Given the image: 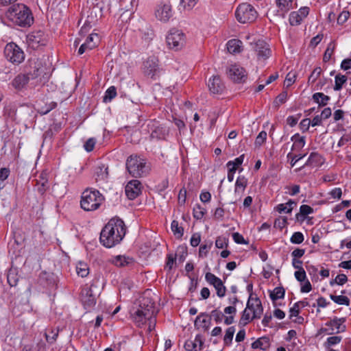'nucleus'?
Wrapping results in <instances>:
<instances>
[{"instance_id":"f257e3e1","label":"nucleus","mask_w":351,"mask_h":351,"mask_svg":"<svg viewBox=\"0 0 351 351\" xmlns=\"http://www.w3.org/2000/svg\"><path fill=\"white\" fill-rule=\"evenodd\" d=\"M125 233L124 221L119 217L112 218L101 230L100 243L106 247H112L123 240Z\"/></svg>"},{"instance_id":"f03ea898","label":"nucleus","mask_w":351,"mask_h":351,"mask_svg":"<svg viewBox=\"0 0 351 351\" xmlns=\"http://www.w3.org/2000/svg\"><path fill=\"white\" fill-rule=\"evenodd\" d=\"M5 16L14 25L23 28L31 27L34 22L31 9L23 3L12 5L6 11Z\"/></svg>"},{"instance_id":"7ed1b4c3","label":"nucleus","mask_w":351,"mask_h":351,"mask_svg":"<svg viewBox=\"0 0 351 351\" xmlns=\"http://www.w3.org/2000/svg\"><path fill=\"white\" fill-rule=\"evenodd\" d=\"M157 312L155 302L148 297H143L140 300L138 308L133 313V317L138 326L144 324L147 320L154 325Z\"/></svg>"},{"instance_id":"20e7f679","label":"nucleus","mask_w":351,"mask_h":351,"mask_svg":"<svg viewBox=\"0 0 351 351\" xmlns=\"http://www.w3.org/2000/svg\"><path fill=\"white\" fill-rule=\"evenodd\" d=\"M104 197L99 191L93 189H86L81 196L80 205L86 211L95 210L99 208Z\"/></svg>"},{"instance_id":"39448f33","label":"nucleus","mask_w":351,"mask_h":351,"mask_svg":"<svg viewBox=\"0 0 351 351\" xmlns=\"http://www.w3.org/2000/svg\"><path fill=\"white\" fill-rule=\"evenodd\" d=\"M126 168L129 173L134 178H141L148 172L145 160L137 155H131L128 158Z\"/></svg>"},{"instance_id":"423d86ee","label":"nucleus","mask_w":351,"mask_h":351,"mask_svg":"<svg viewBox=\"0 0 351 351\" xmlns=\"http://www.w3.org/2000/svg\"><path fill=\"white\" fill-rule=\"evenodd\" d=\"M166 43L169 49L178 51L186 44V35L177 28H171L166 36Z\"/></svg>"},{"instance_id":"0eeeda50","label":"nucleus","mask_w":351,"mask_h":351,"mask_svg":"<svg viewBox=\"0 0 351 351\" xmlns=\"http://www.w3.org/2000/svg\"><path fill=\"white\" fill-rule=\"evenodd\" d=\"M257 16L254 8L247 3L239 5L235 11V17L241 23H252L256 20Z\"/></svg>"},{"instance_id":"6e6552de","label":"nucleus","mask_w":351,"mask_h":351,"mask_svg":"<svg viewBox=\"0 0 351 351\" xmlns=\"http://www.w3.org/2000/svg\"><path fill=\"white\" fill-rule=\"evenodd\" d=\"M4 56L8 61L16 65H19L25 60L24 51L14 43H10L5 45Z\"/></svg>"},{"instance_id":"1a4fd4ad","label":"nucleus","mask_w":351,"mask_h":351,"mask_svg":"<svg viewBox=\"0 0 351 351\" xmlns=\"http://www.w3.org/2000/svg\"><path fill=\"white\" fill-rule=\"evenodd\" d=\"M155 16L162 23H166L173 16L172 5L169 2H161L155 8Z\"/></svg>"},{"instance_id":"9d476101","label":"nucleus","mask_w":351,"mask_h":351,"mask_svg":"<svg viewBox=\"0 0 351 351\" xmlns=\"http://www.w3.org/2000/svg\"><path fill=\"white\" fill-rule=\"evenodd\" d=\"M278 10L269 9L268 14L275 19V18L284 19L285 14L290 10L293 9V0H276Z\"/></svg>"},{"instance_id":"9b49d317","label":"nucleus","mask_w":351,"mask_h":351,"mask_svg":"<svg viewBox=\"0 0 351 351\" xmlns=\"http://www.w3.org/2000/svg\"><path fill=\"white\" fill-rule=\"evenodd\" d=\"M25 74L31 80H35L42 73H43V66L42 62L38 59H30L28 60L25 69Z\"/></svg>"},{"instance_id":"f8f14e48","label":"nucleus","mask_w":351,"mask_h":351,"mask_svg":"<svg viewBox=\"0 0 351 351\" xmlns=\"http://www.w3.org/2000/svg\"><path fill=\"white\" fill-rule=\"evenodd\" d=\"M147 127L148 132H150V138L152 140H164L169 134L168 129L159 125L155 121H149Z\"/></svg>"},{"instance_id":"ddd939ff","label":"nucleus","mask_w":351,"mask_h":351,"mask_svg":"<svg viewBox=\"0 0 351 351\" xmlns=\"http://www.w3.org/2000/svg\"><path fill=\"white\" fill-rule=\"evenodd\" d=\"M228 77L234 82H244L247 79L245 70L238 64H232L226 70Z\"/></svg>"},{"instance_id":"4468645a","label":"nucleus","mask_w":351,"mask_h":351,"mask_svg":"<svg viewBox=\"0 0 351 351\" xmlns=\"http://www.w3.org/2000/svg\"><path fill=\"white\" fill-rule=\"evenodd\" d=\"M80 300L84 308L88 310L93 308L96 304V298L90 287H84L80 293Z\"/></svg>"},{"instance_id":"2eb2a0df","label":"nucleus","mask_w":351,"mask_h":351,"mask_svg":"<svg viewBox=\"0 0 351 351\" xmlns=\"http://www.w3.org/2000/svg\"><path fill=\"white\" fill-rule=\"evenodd\" d=\"M206 280L216 289L217 295L223 298L226 295V288L222 280L210 272H207L205 276Z\"/></svg>"},{"instance_id":"dca6fc26","label":"nucleus","mask_w":351,"mask_h":351,"mask_svg":"<svg viewBox=\"0 0 351 351\" xmlns=\"http://www.w3.org/2000/svg\"><path fill=\"white\" fill-rule=\"evenodd\" d=\"M144 69L147 75L156 79L160 73L158 59L155 56L149 57L144 62Z\"/></svg>"},{"instance_id":"f3484780","label":"nucleus","mask_w":351,"mask_h":351,"mask_svg":"<svg viewBox=\"0 0 351 351\" xmlns=\"http://www.w3.org/2000/svg\"><path fill=\"white\" fill-rule=\"evenodd\" d=\"M254 49L258 60H267L271 55L269 45L263 40H258L255 43Z\"/></svg>"},{"instance_id":"a211bd4d","label":"nucleus","mask_w":351,"mask_h":351,"mask_svg":"<svg viewBox=\"0 0 351 351\" xmlns=\"http://www.w3.org/2000/svg\"><path fill=\"white\" fill-rule=\"evenodd\" d=\"M247 308L252 312V318H260L263 312V307L258 298L249 297Z\"/></svg>"},{"instance_id":"6ab92c4d","label":"nucleus","mask_w":351,"mask_h":351,"mask_svg":"<svg viewBox=\"0 0 351 351\" xmlns=\"http://www.w3.org/2000/svg\"><path fill=\"white\" fill-rule=\"evenodd\" d=\"M28 40L33 47L45 46L47 43V36L41 30L35 31L28 36Z\"/></svg>"},{"instance_id":"aec40b11","label":"nucleus","mask_w":351,"mask_h":351,"mask_svg":"<svg viewBox=\"0 0 351 351\" xmlns=\"http://www.w3.org/2000/svg\"><path fill=\"white\" fill-rule=\"evenodd\" d=\"M208 87L213 94H221L225 90V85L219 75H213L208 80Z\"/></svg>"},{"instance_id":"412c9836","label":"nucleus","mask_w":351,"mask_h":351,"mask_svg":"<svg viewBox=\"0 0 351 351\" xmlns=\"http://www.w3.org/2000/svg\"><path fill=\"white\" fill-rule=\"evenodd\" d=\"M125 192L130 199H135L141 193V182L137 180L130 181L125 186Z\"/></svg>"},{"instance_id":"4be33fe9","label":"nucleus","mask_w":351,"mask_h":351,"mask_svg":"<svg viewBox=\"0 0 351 351\" xmlns=\"http://www.w3.org/2000/svg\"><path fill=\"white\" fill-rule=\"evenodd\" d=\"M95 39L98 40L97 34H90L84 43H83L79 48L77 53L78 55L83 54L85 51L93 49L97 46V43L95 42Z\"/></svg>"},{"instance_id":"5701e85b","label":"nucleus","mask_w":351,"mask_h":351,"mask_svg":"<svg viewBox=\"0 0 351 351\" xmlns=\"http://www.w3.org/2000/svg\"><path fill=\"white\" fill-rule=\"evenodd\" d=\"M31 80L25 73L18 74L12 81V86L17 90H21L26 87Z\"/></svg>"},{"instance_id":"b1692460","label":"nucleus","mask_w":351,"mask_h":351,"mask_svg":"<svg viewBox=\"0 0 351 351\" xmlns=\"http://www.w3.org/2000/svg\"><path fill=\"white\" fill-rule=\"evenodd\" d=\"M226 47L230 53L236 54L242 51L243 43L239 39H231L227 43Z\"/></svg>"},{"instance_id":"393cba45","label":"nucleus","mask_w":351,"mask_h":351,"mask_svg":"<svg viewBox=\"0 0 351 351\" xmlns=\"http://www.w3.org/2000/svg\"><path fill=\"white\" fill-rule=\"evenodd\" d=\"M323 162H324V159L319 154H318L317 152H312L310 154L304 166L317 167V166L322 165L323 164Z\"/></svg>"},{"instance_id":"a878e982","label":"nucleus","mask_w":351,"mask_h":351,"mask_svg":"<svg viewBox=\"0 0 351 351\" xmlns=\"http://www.w3.org/2000/svg\"><path fill=\"white\" fill-rule=\"evenodd\" d=\"M203 344H204V342H203L201 335H196L194 341H187L184 343V348L187 351H192V350H195L197 348V346H198L199 349L201 350L202 349Z\"/></svg>"},{"instance_id":"bb28decb","label":"nucleus","mask_w":351,"mask_h":351,"mask_svg":"<svg viewBox=\"0 0 351 351\" xmlns=\"http://www.w3.org/2000/svg\"><path fill=\"white\" fill-rule=\"evenodd\" d=\"M223 311L225 314L229 315L224 317V324L227 326L233 324L234 322V316L237 313L236 306H228L224 308Z\"/></svg>"},{"instance_id":"cd10ccee","label":"nucleus","mask_w":351,"mask_h":351,"mask_svg":"<svg viewBox=\"0 0 351 351\" xmlns=\"http://www.w3.org/2000/svg\"><path fill=\"white\" fill-rule=\"evenodd\" d=\"M291 140L293 141V144L291 147L292 151H300L302 149L306 143L305 137L300 136L299 134H294Z\"/></svg>"},{"instance_id":"c85d7f7f","label":"nucleus","mask_w":351,"mask_h":351,"mask_svg":"<svg viewBox=\"0 0 351 351\" xmlns=\"http://www.w3.org/2000/svg\"><path fill=\"white\" fill-rule=\"evenodd\" d=\"M112 262L117 267H125L134 263V259L128 256L119 255L114 257Z\"/></svg>"},{"instance_id":"c756f323","label":"nucleus","mask_w":351,"mask_h":351,"mask_svg":"<svg viewBox=\"0 0 351 351\" xmlns=\"http://www.w3.org/2000/svg\"><path fill=\"white\" fill-rule=\"evenodd\" d=\"M8 282L10 286V292L11 294L16 295V292L15 287L17 285L19 277L16 273L14 271H10L7 276Z\"/></svg>"},{"instance_id":"7c9ffc66","label":"nucleus","mask_w":351,"mask_h":351,"mask_svg":"<svg viewBox=\"0 0 351 351\" xmlns=\"http://www.w3.org/2000/svg\"><path fill=\"white\" fill-rule=\"evenodd\" d=\"M269 346V339L267 337H261L252 343V348L261 349L262 350H267Z\"/></svg>"},{"instance_id":"2f4dec72","label":"nucleus","mask_w":351,"mask_h":351,"mask_svg":"<svg viewBox=\"0 0 351 351\" xmlns=\"http://www.w3.org/2000/svg\"><path fill=\"white\" fill-rule=\"evenodd\" d=\"M315 102L317 103L319 106H325L330 101V97L322 93H315L312 96Z\"/></svg>"},{"instance_id":"473e14b6","label":"nucleus","mask_w":351,"mask_h":351,"mask_svg":"<svg viewBox=\"0 0 351 351\" xmlns=\"http://www.w3.org/2000/svg\"><path fill=\"white\" fill-rule=\"evenodd\" d=\"M296 205V202L292 199H289L286 204H280L276 207V210L281 213L282 212L291 213L293 210V206Z\"/></svg>"},{"instance_id":"72a5a7b5","label":"nucleus","mask_w":351,"mask_h":351,"mask_svg":"<svg viewBox=\"0 0 351 351\" xmlns=\"http://www.w3.org/2000/svg\"><path fill=\"white\" fill-rule=\"evenodd\" d=\"M314 210L313 208H311L308 205L303 204L300 208V213H297L295 215L296 219L298 221H303L304 219V217L313 213Z\"/></svg>"},{"instance_id":"f704fd0d","label":"nucleus","mask_w":351,"mask_h":351,"mask_svg":"<svg viewBox=\"0 0 351 351\" xmlns=\"http://www.w3.org/2000/svg\"><path fill=\"white\" fill-rule=\"evenodd\" d=\"M235 332V327L230 326L226 330L223 337V344L225 347H229L232 345L233 337Z\"/></svg>"},{"instance_id":"c9c22d12","label":"nucleus","mask_w":351,"mask_h":351,"mask_svg":"<svg viewBox=\"0 0 351 351\" xmlns=\"http://www.w3.org/2000/svg\"><path fill=\"white\" fill-rule=\"evenodd\" d=\"M285 290L282 287H276L274 291H270L269 297L273 302L285 297Z\"/></svg>"},{"instance_id":"e433bc0d","label":"nucleus","mask_w":351,"mask_h":351,"mask_svg":"<svg viewBox=\"0 0 351 351\" xmlns=\"http://www.w3.org/2000/svg\"><path fill=\"white\" fill-rule=\"evenodd\" d=\"M348 78L346 75L341 73L337 74L335 77V86L333 89L336 91L342 89L343 85L346 83Z\"/></svg>"},{"instance_id":"4c0bfd02","label":"nucleus","mask_w":351,"mask_h":351,"mask_svg":"<svg viewBox=\"0 0 351 351\" xmlns=\"http://www.w3.org/2000/svg\"><path fill=\"white\" fill-rule=\"evenodd\" d=\"M336 45L335 41H331L327 46V48L324 52V56H323V61L324 62H328L330 58H332V56L334 53V51L335 49Z\"/></svg>"},{"instance_id":"58836bf2","label":"nucleus","mask_w":351,"mask_h":351,"mask_svg":"<svg viewBox=\"0 0 351 351\" xmlns=\"http://www.w3.org/2000/svg\"><path fill=\"white\" fill-rule=\"evenodd\" d=\"M171 230L173 231L174 235L178 238L180 239L184 234V229L182 227L179 226L178 221L173 220L171 222Z\"/></svg>"},{"instance_id":"ea45409f","label":"nucleus","mask_w":351,"mask_h":351,"mask_svg":"<svg viewBox=\"0 0 351 351\" xmlns=\"http://www.w3.org/2000/svg\"><path fill=\"white\" fill-rule=\"evenodd\" d=\"M330 298L338 304L350 305V300L347 296L330 295Z\"/></svg>"},{"instance_id":"a19ab883","label":"nucleus","mask_w":351,"mask_h":351,"mask_svg":"<svg viewBox=\"0 0 351 351\" xmlns=\"http://www.w3.org/2000/svg\"><path fill=\"white\" fill-rule=\"evenodd\" d=\"M76 271L79 276L84 278L88 276L89 269L86 264L79 263L76 266Z\"/></svg>"},{"instance_id":"79ce46f5","label":"nucleus","mask_w":351,"mask_h":351,"mask_svg":"<svg viewBox=\"0 0 351 351\" xmlns=\"http://www.w3.org/2000/svg\"><path fill=\"white\" fill-rule=\"evenodd\" d=\"M117 96V90L114 86H110L108 88L104 96V102H110L112 99H114Z\"/></svg>"},{"instance_id":"37998d69","label":"nucleus","mask_w":351,"mask_h":351,"mask_svg":"<svg viewBox=\"0 0 351 351\" xmlns=\"http://www.w3.org/2000/svg\"><path fill=\"white\" fill-rule=\"evenodd\" d=\"M198 0H180V9L191 10L197 3Z\"/></svg>"},{"instance_id":"c03bdc74","label":"nucleus","mask_w":351,"mask_h":351,"mask_svg":"<svg viewBox=\"0 0 351 351\" xmlns=\"http://www.w3.org/2000/svg\"><path fill=\"white\" fill-rule=\"evenodd\" d=\"M345 322L344 318H337L335 317L333 319L326 323V325L328 326H335L337 330L335 333H339L341 329V325L343 322Z\"/></svg>"},{"instance_id":"a18cd8bd","label":"nucleus","mask_w":351,"mask_h":351,"mask_svg":"<svg viewBox=\"0 0 351 351\" xmlns=\"http://www.w3.org/2000/svg\"><path fill=\"white\" fill-rule=\"evenodd\" d=\"M210 318H213L216 324H220L224 319L225 315L219 309L213 310L210 313Z\"/></svg>"},{"instance_id":"49530a36","label":"nucleus","mask_w":351,"mask_h":351,"mask_svg":"<svg viewBox=\"0 0 351 351\" xmlns=\"http://www.w3.org/2000/svg\"><path fill=\"white\" fill-rule=\"evenodd\" d=\"M247 309L248 308H245L242 313L241 317L239 320V324L241 326H244L254 319V318H252V317L250 316V314L247 311Z\"/></svg>"},{"instance_id":"de8ad7c7","label":"nucleus","mask_w":351,"mask_h":351,"mask_svg":"<svg viewBox=\"0 0 351 351\" xmlns=\"http://www.w3.org/2000/svg\"><path fill=\"white\" fill-rule=\"evenodd\" d=\"M322 70L321 67L317 66L313 69L308 79V84H313L322 74Z\"/></svg>"},{"instance_id":"09e8293b","label":"nucleus","mask_w":351,"mask_h":351,"mask_svg":"<svg viewBox=\"0 0 351 351\" xmlns=\"http://www.w3.org/2000/svg\"><path fill=\"white\" fill-rule=\"evenodd\" d=\"M247 179L244 176L238 177L235 183V192L238 191L240 189L243 191L247 186Z\"/></svg>"},{"instance_id":"8fccbe9b","label":"nucleus","mask_w":351,"mask_h":351,"mask_svg":"<svg viewBox=\"0 0 351 351\" xmlns=\"http://www.w3.org/2000/svg\"><path fill=\"white\" fill-rule=\"evenodd\" d=\"M302 19L300 16L299 12H292L289 14V23L291 25H298L301 23Z\"/></svg>"},{"instance_id":"3c124183","label":"nucleus","mask_w":351,"mask_h":351,"mask_svg":"<svg viewBox=\"0 0 351 351\" xmlns=\"http://www.w3.org/2000/svg\"><path fill=\"white\" fill-rule=\"evenodd\" d=\"M206 213V209L199 204H196L193 208V217L196 219H201Z\"/></svg>"},{"instance_id":"603ef678","label":"nucleus","mask_w":351,"mask_h":351,"mask_svg":"<svg viewBox=\"0 0 351 351\" xmlns=\"http://www.w3.org/2000/svg\"><path fill=\"white\" fill-rule=\"evenodd\" d=\"M97 179L104 180L107 178L108 173V167H106L104 165L99 166L97 169Z\"/></svg>"},{"instance_id":"864d4df0","label":"nucleus","mask_w":351,"mask_h":351,"mask_svg":"<svg viewBox=\"0 0 351 351\" xmlns=\"http://www.w3.org/2000/svg\"><path fill=\"white\" fill-rule=\"evenodd\" d=\"M304 235L302 232H295L292 234L290 241L293 244H300L304 241Z\"/></svg>"},{"instance_id":"5fc2aeb1","label":"nucleus","mask_w":351,"mask_h":351,"mask_svg":"<svg viewBox=\"0 0 351 351\" xmlns=\"http://www.w3.org/2000/svg\"><path fill=\"white\" fill-rule=\"evenodd\" d=\"M243 160L244 154H242L240 156L235 158L234 160L228 161L226 165L228 167H235L237 170V167L243 163Z\"/></svg>"},{"instance_id":"6e6d98bb","label":"nucleus","mask_w":351,"mask_h":351,"mask_svg":"<svg viewBox=\"0 0 351 351\" xmlns=\"http://www.w3.org/2000/svg\"><path fill=\"white\" fill-rule=\"evenodd\" d=\"M296 76L295 72L290 71L288 73L285 80V85L287 87L291 86L295 82Z\"/></svg>"},{"instance_id":"4d7b16f0","label":"nucleus","mask_w":351,"mask_h":351,"mask_svg":"<svg viewBox=\"0 0 351 351\" xmlns=\"http://www.w3.org/2000/svg\"><path fill=\"white\" fill-rule=\"evenodd\" d=\"M267 138V132L265 131H261L256 136L255 140V145L256 147L261 146Z\"/></svg>"},{"instance_id":"13d9d810","label":"nucleus","mask_w":351,"mask_h":351,"mask_svg":"<svg viewBox=\"0 0 351 351\" xmlns=\"http://www.w3.org/2000/svg\"><path fill=\"white\" fill-rule=\"evenodd\" d=\"M341 337L340 336H332V337H330L327 339L326 343H325V346L326 347H330L331 346H334V345H336V344H338L341 342Z\"/></svg>"},{"instance_id":"bf43d9fd","label":"nucleus","mask_w":351,"mask_h":351,"mask_svg":"<svg viewBox=\"0 0 351 351\" xmlns=\"http://www.w3.org/2000/svg\"><path fill=\"white\" fill-rule=\"evenodd\" d=\"M228 245V239L225 237H219L215 241V246L217 248L222 249L227 247Z\"/></svg>"},{"instance_id":"052dcab7","label":"nucleus","mask_w":351,"mask_h":351,"mask_svg":"<svg viewBox=\"0 0 351 351\" xmlns=\"http://www.w3.org/2000/svg\"><path fill=\"white\" fill-rule=\"evenodd\" d=\"M213 243L210 242L209 244L201 245L199 249V256H206L208 252V250L211 248Z\"/></svg>"},{"instance_id":"680f3d73","label":"nucleus","mask_w":351,"mask_h":351,"mask_svg":"<svg viewBox=\"0 0 351 351\" xmlns=\"http://www.w3.org/2000/svg\"><path fill=\"white\" fill-rule=\"evenodd\" d=\"M58 336V331L51 330L49 333L45 334L46 340L49 343H53L56 341Z\"/></svg>"},{"instance_id":"e2e57ef3","label":"nucleus","mask_w":351,"mask_h":351,"mask_svg":"<svg viewBox=\"0 0 351 351\" xmlns=\"http://www.w3.org/2000/svg\"><path fill=\"white\" fill-rule=\"evenodd\" d=\"M96 143V140L94 138H88L84 143V147L86 151L91 152L93 150Z\"/></svg>"},{"instance_id":"0e129e2a","label":"nucleus","mask_w":351,"mask_h":351,"mask_svg":"<svg viewBox=\"0 0 351 351\" xmlns=\"http://www.w3.org/2000/svg\"><path fill=\"white\" fill-rule=\"evenodd\" d=\"M287 99V92L283 91L280 94H279L276 100L274 101V104L276 106H279L280 104H284Z\"/></svg>"},{"instance_id":"69168bd1","label":"nucleus","mask_w":351,"mask_h":351,"mask_svg":"<svg viewBox=\"0 0 351 351\" xmlns=\"http://www.w3.org/2000/svg\"><path fill=\"white\" fill-rule=\"evenodd\" d=\"M177 254H176V255H173L172 254H167L166 267H167L169 270H171L173 268V265L176 262Z\"/></svg>"},{"instance_id":"338daca9","label":"nucleus","mask_w":351,"mask_h":351,"mask_svg":"<svg viewBox=\"0 0 351 351\" xmlns=\"http://www.w3.org/2000/svg\"><path fill=\"white\" fill-rule=\"evenodd\" d=\"M350 12L348 11H343L337 18V23L339 25L343 24L349 18Z\"/></svg>"},{"instance_id":"774afa93","label":"nucleus","mask_w":351,"mask_h":351,"mask_svg":"<svg viewBox=\"0 0 351 351\" xmlns=\"http://www.w3.org/2000/svg\"><path fill=\"white\" fill-rule=\"evenodd\" d=\"M201 241V235L199 233H195L192 235L190 243L191 246L193 247H197L199 245V243Z\"/></svg>"}]
</instances>
